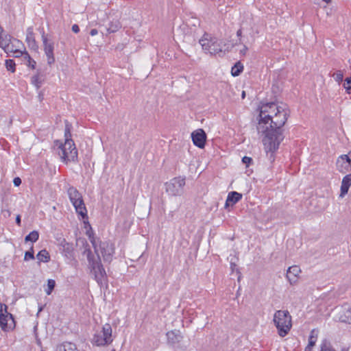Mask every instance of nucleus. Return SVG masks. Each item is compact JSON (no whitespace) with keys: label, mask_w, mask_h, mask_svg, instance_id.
<instances>
[{"label":"nucleus","mask_w":351,"mask_h":351,"mask_svg":"<svg viewBox=\"0 0 351 351\" xmlns=\"http://www.w3.org/2000/svg\"><path fill=\"white\" fill-rule=\"evenodd\" d=\"M277 114H274L267 129L265 136L263 138V143L267 152H270V158H273V153L279 147L280 143L285 138L283 134L284 130L282 128L285 124L289 110L285 104H282L277 110Z\"/></svg>","instance_id":"1"},{"label":"nucleus","mask_w":351,"mask_h":351,"mask_svg":"<svg viewBox=\"0 0 351 351\" xmlns=\"http://www.w3.org/2000/svg\"><path fill=\"white\" fill-rule=\"evenodd\" d=\"M90 242L95 249L97 256L93 255L89 248H86L84 254H86L89 267L95 276V280L98 283H102V279L106 275V271L101 263L99 253H101L104 261L110 262L114 253V247L109 241H100L98 245L94 237H90Z\"/></svg>","instance_id":"2"},{"label":"nucleus","mask_w":351,"mask_h":351,"mask_svg":"<svg viewBox=\"0 0 351 351\" xmlns=\"http://www.w3.org/2000/svg\"><path fill=\"white\" fill-rule=\"evenodd\" d=\"M280 106L276 103L271 102L263 104L260 108L259 120L257 125L258 133L265 134L268 128L269 121L273 119L274 114H277Z\"/></svg>","instance_id":"3"},{"label":"nucleus","mask_w":351,"mask_h":351,"mask_svg":"<svg viewBox=\"0 0 351 351\" xmlns=\"http://www.w3.org/2000/svg\"><path fill=\"white\" fill-rule=\"evenodd\" d=\"M274 322L282 337L288 334L292 326L291 316L288 311H277L274 315Z\"/></svg>","instance_id":"4"},{"label":"nucleus","mask_w":351,"mask_h":351,"mask_svg":"<svg viewBox=\"0 0 351 351\" xmlns=\"http://www.w3.org/2000/svg\"><path fill=\"white\" fill-rule=\"evenodd\" d=\"M205 53L215 55L222 51L221 42L211 34L205 33L199 40Z\"/></svg>","instance_id":"5"},{"label":"nucleus","mask_w":351,"mask_h":351,"mask_svg":"<svg viewBox=\"0 0 351 351\" xmlns=\"http://www.w3.org/2000/svg\"><path fill=\"white\" fill-rule=\"evenodd\" d=\"M58 154L62 162L67 163L69 161H75L77 158V150L72 139H66L64 144H61L58 147Z\"/></svg>","instance_id":"6"},{"label":"nucleus","mask_w":351,"mask_h":351,"mask_svg":"<svg viewBox=\"0 0 351 351\" xmlns=\"http://www.w3.org/2000/svg\"><path fill=\"white\" fill-rule=\"evenodd\" d=\"M67 193L76 212L84 219L87 216L86 209L82 195L73 186L69 188Z\"/></svg>","instance_id":"7"},{"label":"nucleus","mask_w":351,"mask_h":351,"mask_svg":"<svg viewBox=\"0 0 351 351\" xmlns=\"http://www.w3.org/2000/svg\"><path fill=\"white\" fill-rule=\"evenodd\" d=\"M184 184L183 177H173L165 183L166 191L171 195H180L183 191Z\"/></svg>","instance_id":"8"},{"label":"nucleus","mask_w":351,"mask_h":351,"mask_svg":"<svg viewBox=\"0 0 351 351\" xmlns=\"http://www.w3.org/2000/svg\"><path fill=\"white\" fill-rule=\"evenodd\" d=\"M7 306L0 303V326L3 330L14 327V320L12 315L7 311Z\"/></svg>","instance_id":"9"},{"label":"nucleus","mask_w":351,"mask_h":351,"mask_svg":"<svg viewBox=\"0 0 351 351\" xmlns=\"http://www.w3.org/2000/svg\"><path fill=\"white\" fill-rule=\"evenodd\" d=\"M40 33L43 44V50L45 56H47V64L49 65H51L55 62V57L53 53L54 43L53 41L48 40L43 29H42Z\"/></svg>","instance_id":"10"},{"label":"nucleus","mask_w":351,"mask_h":351,"mask_svg":"<svg viewBox=\"0 0 351 351\" xmlns=\"http://www.w3.org/2000/svg\"><path fill=\"white\" fill-rule=\"evenodd\" d=\"M337 167L345 176H351V154L342 155L337 160Z\"/></svg>","instance_id":"11"},{"label":"nucleus","mask_w":351,"mask_h":351,"mask_svg":"<svg viewBox=\"0 0 351 351\" xmlns=\"http://www.w3.org/2000/svg\"><path fill=\"white\" fill-rule=\"evenodd\" d=\"M206 138V134L203 129H197L191 133L193 144L201 149L204 147Z\"/></svg>","instance_id":"12"},{"label":"nucleus","mask_w":351,"mask_h":351,"mask_svg":"<svg viewBox=\"0 0 351 351\" xmlns=\"http://www.w3.org/2000/svg\"><path fill=\"white\" fill-rule=\"evenodd\" d=\"M101 26L104 27L106 31V35L115 33L122 27V25L119 19L115 18L109 20L107 24H103Z\"/></svg>","instance_id":"13"},{"label":"nucleus","mask_w":351,"mask_h":351,"mask_svg":"<svg viewBox=\"0 0 351 351\" xmlns=\"http://www.w3.org/2000/svg\"><path fill=\"white\" fill-rule=\"evenodd\" d=\"M301 273L300 268L297 265L289 267L287 272V278L290 284L293 285L298 282V278Z\"/></svg>","instance_id":"14"},{"label":"nucleus","mask_w":351,"mask_h":351,"mask_svg":"<svg viewBox=\"0 0 351 351\" xmlns=\"http://www.w3.org/2000/svg\"><path fill=\"white\" fill-rule=\"evenodd\" d=\"M103 340L99 342V344H109L112 341V328L110 324H105L102 329Z\"/></svg>","instance_id":"15"},{"label":"nucleus","mask_w":351,"mask_h":351,"mask_svg":"<svg viewBox=\"0 0 351 351\" xmlns=\"http://www.w3.org/2000/svg\"><path fill=\"white\" fill-rule=\"evenodd\" d=\"M25 41L30 49L34 50H37L38 49L32 27L27 28Z\"/></svg>","instance_id":"16"},{"label":"nucleus","mask_w":351,"mask_h":351,"mask_svg":"<svg viewBox=\"0 0 351 351\" xmlns=\"http://www.w3.org/2000/svg\"><path fill=\"white\" fill-rule=\"evenodd\" d=\"M339 313V319L341 322L351 324V307L348 304L343 306Z\"/></svg>","instance_id":"17"},{"label":"nucleus","mask_w":351,"mask_h":351,"mask_svg":"<svg viewBox=\"0 0 351 351\" xmlns=\"http://www.w3.org/2000/svg\"><path fill=\"white\" fill-rule=\"evenodd\" d=\"M242 198V194L236 192V191H231L228 193L225 207L227 208L230 205L233 206L236 203H237L239 201H240Z\"/></svg>","instance_id":"18"},{"label":"nucleus","mask_w":351,"mask_h":351,"mask_svg":"<svg viewBox=\"0 0 351 351\" xmlns=\"http://www.w3.org/2000/svg\"><path fill=\"white\" fill-rule=\"evenodd\" d=\"M61 250L62 254L67 258H71L73 255V247L71 243H69L63 239L60 243Z\"/></svg>","instance_id":"19"},{"label":"nucleus","mask_w":351,"mask_h":351,"mask_svg":"<svg viewBox=\"0 0 351 351\" xmlns=\"http://www.w3.org/2000/svg\"><path fill=\"white\" fill-rule=\"evenodd\" d=\"M350 186L351 177H343L341 185V193L339 195L340 197H343L348 193Z\"/></svg>","instance_id":"20"},{"label":"nucleus","mask_w":351,"mask_h":351,"mask_svg":"<svg viewBox=\"0 0 351 351\" xmlns=\"http://www.w3.org/2000/svg\"><path fill=\"white\" fill-rule=\"evenodd\" d=\"M23 43L16 38H12V40L10 43V45L7 48V50L5 51L6 53H8L10 52H13L14 49H19V48H23Z\"/></svg>","instance_id":"21"},{"label":"nucleus","mask_w":351,"mask_h":351,"mask_svg":"<svg viewBox=\"0 0 351 351\" xmlns=\"http://www.w3.org/2000/svg\"><path fill=\"white\" fill-rule=\"evenodd\" d=\"M44 82V76L38 72L36 75H33L31 78V82L35 87L38 89L41 87Z\"/></svg>","instance_id":"22"},{"label":"nucleus","mask_w":351,"mask_h":351,"mask_svg":"<svg viewBox=\"0 0 351 351\" xmlns=\"http://www.w3.org/2000/svg\"><path fill=\"white\" fill-rule=\"evenodd\" d=\"M168 341L172 344L178 343L181 339V336L178 331L171 330L167 333Z\"/></svg>","instance_id":"23"},{"label":"nucleus","mask_w":351,"mask_h":351,"mask_svg":"<svg viewBox=\"0 0 351 351\" xmlns=\"http://www.w3.org/2000/svg\"><path fill=\"white\" fill-rule=\"evenodd\" d=\"M12 37L9 35H1L0 34V47L4 50L5 52L7 48L8 47L10 41L12 40Z\"/></svg>","instance_id":"24"},{"label":"nucleus","mask_w":351,"mask_h":351,"mask_svg":"<svg viewBox=\"0 0 351 351\" xmlns=\"http://www.w3.org/2000/svg\"><path fill=\"white\" fill-rule=\"evenodd\" d=\"M243 70V65L241 62H237L231 69V74L234 77L239 76Z\"/></svg>","instance_id":"25"},{"label":"nucleus","mask_w":351,"mask_h":351,"mask_svg":"<svg viewBox=\"0 0 351 351\" xmlns=\"http://www.w3.org/2000/svg\"><path fill=\"white\" fill-rule=\"evenodd\" d=\"M36 256L40 262L47 263L50 260V256L46 250H40Z\"/></svg>","instance_id":"26"},{"label":"nucleus","mask_w":351,"mask_h":351,"mask_svg":"<svg viewBox=\"0 0 351 351\" xmlns=\"http://www.w3.org/2000/svg\"><path fill=\"white\" fill-rule=\"evenodd\" d=\"M58 351H79L74 343L66 342L59 347Z\"/></svg>","instance_id":"27"},{"label":"nucleus","mask_w":351,"mask_h":351,"mask_svg":"<svg viewBox=\"0 0 351 351\" xmlns=\"http://www.w3.org/2000/svg\"><path fill=\"white\" fill-rule=\"evenodd\" d=\"M5 66L8 71H10L11 73H14L16 71V64L13 60H5Z\"/></svg>","instance_id":"28"},{"label":"nucleus","mask_w":351,"mask_h":351,"mask_svg":"<svg viewBox=\"0 0 351 351\" xmlns=\"http://www.w3.org/2000/svg\"><path fill=\"white\" fill-rule=\"evenodd\" d=\"M38 237H39L38 232L34 230L25 237V242H27V241L36 242L38 239Z\"/></svg>","instance_id":"29"},{"label":"nucleus","mask_w":351,"mask_h":351,"mask_svg":"<svg viewBox=\"0 0 351 351\" xmlns=\"http://www.w3.org/2000/svg\"><path fill=\"white\" fill-rule=\"evenodd\" d=\"M331 76L338 84H340L341 82H342L343 79V72L341 70H338L336 72L333 73Z\"/></svg>","instance_id":"30"},{"label":"nucleus","mask_w":351,"mask_h":351,"mask_svg":"<svg viewBox=\"0 0 351 351\" xmlns=\"http://www.w3.org/2000/svg\"><path fill=\"white\" fill-rule=\"evenodd\" d=\"M56 286V282L54 280L49 279L47 281V289L45 290L46 293L49 295L51 293Z\"/></svg>","instance_id":"31"},{"label":"nucleus","mask_w":351,"mask_h":351,"mask_svg":"<svg viewBox=\"0 0 351 351\" xmlns=\"http://www.w3.org/2000/svg\"><path fill=\"white\" fill-rule=\"evenodd\" d=\"M343 87L346 90L347 93L351 94V77L345 80Z\"/></svg>","instance_id":"32"},{"label":"nucleus","mask_w":351,"mask_h":351,"mask_svg":"<svg viewBox=\"0 0 351 351\" xmlns=\"http://www.w3.org/2000/svg\"><path fill=\"white\" fill-rule=\"evenodd\" d=\"M71 125L70 124H69V123L66 121V125H65V130H64V136H65L66 139H67V138L71 139Z\"/></svg>","instance_id":"33"},{"label":"nucleus","mask_w":351,"mask_h":351,"mask_svg":"<svg viewBox=\"0 0 351 351\" xmlns=\"http://www.w3.org/2000/svg\"><path fill=\"white\" fill-rule=\"evenodd\" d=\"M242 162L245 165L246 168H249L250 165L253 163V160L250 157L244 156L242 158Z\"/></svg>","instance_id":"34"},{"label":"nucleus","mask_w":351,"mask_h":351,"mask_svg":"<svg viewBox=\"0 0 351 351\" xmlns=\"http://www.w3.org/2000/svg\"><path fill=\"white\" fill-rule=\"evenodd\" d=\"M237 258L236 256H231L230 258V267L232 271H234L237 267Z\"/></svg>","instance_id":"35"},{"label":"nucleus","mask_w":351,"mask_h":351,"mask_svg":"<svg viewBox=\"0 0 351 351\" xmlns=\"http://www.w3.org/2000/svg\"><path fill=\"white\" fill-rule=\"evenodd\" d=\"M21 48H19V49H14V51L12 52L14 53V58H21V56H23V52H25V50L24 49L23 51L21 49Z\"/></svg>","instance_id":"36"},{"label":"nucleus","mask_w":351,"mask_h":351,"mask_svg":"<svg viewBox=\"0 0 351 351\" xmlns=\"http://www.w3.org/2000/svg\"><path fill=\"white\" fill-rule=\"evenodd\" d=\"M34 252H33L32 249L31 251H27L25 253V256H24L25 261H28L29 259H34Z\"/></svg>","instance_id":"37"},{"label":"nucleus","mask_w":351,"mask_h":351,"mask_svg":"<svg viewBox=\"0 0 351 351\" xmlns=\"http://www.w3.org/2000/svg\"><path fill=\"white\" fill-rule=\"evenodd\" d=\"M25 64H26L28 67L31 68L32 69H35L36 62L34 60L31 58V60H27V62H25Z\"/></svg>","instance_id":"38"},{"label":"nucleus","mask_w":351,"mask_h":351,"mask_svg":"<svg viewBox=\"0 0 351 351\" xmlns=\"http://www.w3.org/2000/svg\"><path fill=\"white\" fill-rule=\"evenodd\" d=\"M101 340H103V336L102 335H95L93 339L94 343L97 346H104L105 344H99V342L101 341Z\"/></svg>","instance_id":"39"},{"label":"nucleus","mask_w":351,"mask_h":351,"mask_svg":"<svg viewBox=\"0 0 351 351\" xmlns=\"http://www.w3.org/2000/svg\"><path fill=\"white\" fill-rule=\"evenodd\" d=\"M22 60L24 62V64L27 62V60H31V56L28 53L27 51L25 50V52H23V56H21Z\"/></svg>","instance_id":"40"},{"label":"nucleus","mask_w":351,"mask_h":351,"mask_svg":"<svg viewBox=\"0 0 351 351\" xmlns=\"http://www.w3.org/2000/svg\"><path fill=\"white\" fill-rule=\"evenodd\" d=\"M315 343V341L313 339V337H311L309 339L308 344L307 346L308 349H312Z\"/></svg>","instance_id":"41"},{"label":"nucleus","mask_w":351,"mask_h":351,"mask_svg":"<svg viewBox=\"0 0 351 351\" xmlns=\"http://www.w3.org/2000/svg\"><path fill=\"white\" fill-rule=\"evenodd\" d=\"M13 183L16 186H19L21 184V180L20 177H15Z\"/></svg>","instance_id":"42"},{"label":"nucleus","mask_w":351,"mask_h":351,"mask_svg":"<svg viewBox=\"0 0 351 351\" xmlns=\"http://www.w3.org/2000/svg\"><path fill=\"white\" fill-rule=\"evenodd\" d=\"M72 31L75 33H78L80 32V27L77 24H74L72 26Z\"/></svg>","instance_id":"43"},{"label":"nucleus","mask_w":351,"mask_h":351,"mask_svg":"<svg viewBox=\"0 0 351 351\" xmlns=\"http://www.w3.org/2000/svg\"><path fill=\"white\" fill-rule=\"evenodd\" d=\"M98 34V31L97 29H92L90 32V34L92 36H94L95 35H97Z\"/></svg>","instance_id":"44"},{"label":"nucleus","mask_w":351,"mask_h":351,"mask_svg":"<svg viewBox=\"0 0 351 351\" xmlns=\"http://www.w3.org/2000/svg\"><path fill=\"white\" fill-rule=\"evenodd\" d=\"M237 36L239 38H241V36H242V30H241V29H238V30H237ZM241 38H239V43H241Z\"/></svg>","instance_id":"45"},{"label":"nucleus","mask_w":351,"mask_h":351,"mask_svg":"<svg viewBox=\"0 0 351 351\" xmlns=\"http://www.w3.org/2000/svg\"><path fill=\"white\" fill-rule=\"evenodd\" d=\"M248 48L244 45L243 49L240 51V53L243 55H245L246 53V51H247Z\"/></svg>","instance_id":"46"},{"label":"nucleus","mask_w":351,"mask_h":351,"mask_svg":"<svg viewBox=\"0 0 351 351\" xmlns=\"http://www.w3.org/2000/svg\"><path fill=\"white\" fill-rule=\"evenodd\" d=\"M21 216L19 215H18L16 217V223L19 225V226H21Z\"/></svg>","instance_id":"47"},{"label":"nucleus","mask_w":351,"mask_h":351,"mask_svg":"<svg viewBox=\"0 0 351 351\" xmlns=\"http://www.w3.org/2000/svg\"><path fill=\"white\" fill-rule=\"evenodd\" d=\"M252 172H253L252 170H250H250H247L245 171V173L247 174V176H250V174L252 173Z\"/></svg>","instance_id":"48"},{"label":"nucleus","mask_w":351,"mask_h":351,"mask_svg":"<svg viewBox=\"0 0 351 351\" xmlns=\"http://www.w3.org/2000/svg\"><path fill=\"white\" fill-rule=\"evenodd\" d=\"M56 173V168L53 169V171H51L49 174H55Z\"/></svg>","instance_id":"49"},{"label":"nucleus","mask_w":351,"mask_h":351,"mask_svg":"<svg viewBox=\"0 0 351 351\" xmlns=\"http://www.w3.org/2000/svg\"><path fill=\"white\" fill-rule=\"evenodd\" d=\"M323 1L328 3H330L331 1V0H323Z\"/></svg>","instance_id":"50"},{"label":"nucleus","mask_w":351,"mask_h":351,"mask_svg":"<svg viewBox=\"0 0 351 351\" xmlns=\"http://www.w3.org/2000/svg\"><path fill=\"white\" fill-rule=\"evenodd\" d=\"M245 96V91H243V93H242V97L244 98Z\"/></svg>","instance_id":"51"},{"label":"nucleus","mask_w":351,"mask_h":351,"mask_svg":"<svg viewBox=\"0 0 351 351\" xmlns=\"http://www.w3.org/2000/svg\"><path fill=\"white\" fill-rule=\"evenodd\" d=\"M305 351H311V349H308L307 346H306V348H305Z\"/></svg>","instance_id":"52"},{"label":"nucleus","mask_w":351,"mask_h":351,"mask_svg":"<svg viewBox=\"0 0 351 351\" xmlns=\"http://www.w3.org/2000/svg\"><path fill=\"white\" fill-rule=\"evenodd\" d=\"M321 351H330V350H328L327 349H322Z\"/></svg>","instance_id":"53"},{"label":"nucleus","mask_w":351,"mask_h":351,"mask_svg":"<svg viewBox=\"0 0 351 351\" xmlns=\"http://www.w3.org/2000/svg\"><path fill=\"white\" fill-rule=\"evenodd\" d=\"M42 311V308H40L38 311V313Z\"/></svg>","instance_id":"54"}]
</instances>
